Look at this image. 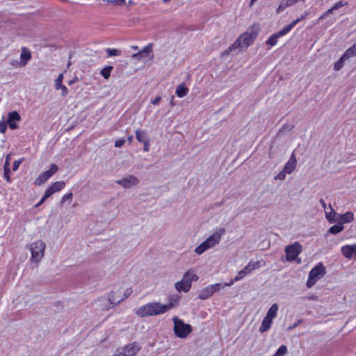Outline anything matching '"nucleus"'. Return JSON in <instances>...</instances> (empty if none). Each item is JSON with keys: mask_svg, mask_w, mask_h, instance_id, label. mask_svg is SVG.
<instances>
[{"mask_svg": "<svg viewBox=\"0 0 356 356\" xmlns=\"http://www.w3.org/2000/svg\"><path fill=\"white\" fill-rule=\"evenodd\" d=\"M160 101H161V97L159 96H158V97H155L154 99H152L151 101V102L152 104L156 105V104H158L160 102Z\"/></svg>", "mask_w": 356, "mask_h": 356, "instance_id": "3c124183", "label": "nucleus"}, {"mask_svg": "<svg viewBox=\"0 0 356 356\" xmlns=\"http://www.w3.org/2000/svg\"><path fill=\"white\" fill-rule=\"evenodd\" d=\"M125 143V140L122 138V139H118L117 140H115V147H121L124 145V144Z\"/></svg>", "mask_w": 356, "mask_h": 356, "instance_id": "c03bdc74", "label": "nucleus"}, {"mask_svg": "<svg viewBox=\"0 0 356 356\" xmlns=\"http://www.w3.org/2000/svg\"><path fill=\"white\" fill-rule=\"evenodd\" d=\"M272 323L273 320L265 316L261 322V326L259 327V331L261 332H266L270 327Z\"/></svg>", "mask_w": 356, "mask_h": 356, "instance_id": "5701e85b", "label": "nucleus"}, {"mask_svg": "<svg viewBox=\"0 0 356 356\" xmlns=\"http://www.w3.org/2000/svg\"><path fill=\"white\" fill-rule=\"evenodd\" d=\"M350 57L344 56V54L342 55V56L339 58V60L335 63L334 69L336 71H338L341 70L343 65L344 60L348 59Z\"/></svg>", "mask_w": 356, "mask_h": 356, "instance_id": "a878e982", "label": "nucleus"}, {"mask_svg": "<svg viewBox=\"0 0 356 356\" xmlns=\"http://www.w3.org/2000/svg\"><path fill=\"white\" fill-rule=\"evenodd\" d=\"M62 90V95L66 96L68 94V89L65 85H62L59 87Z\"/></svg>", "mask_w": 356, "mask_h": 356, "instance_id": "de8ad7c7", "label": "nucleus"}, {"mask_svg": "<svg viewBox=\"0 0 356 356\" xmlns=\"http://www.w3.org/2000/svg\"><path fill=\"white\" fill-rule=\"evenodd\" d=\"M261 266V261H250L243 268L244 271L247 273V275L251 273L254 270L258 269Z\"/></svg>", "mask_w": 356, "mask_h": 356, "instance_id": "6ab92c4d", "label": "nucleus"}, {"mask_svg": "<svg viewBox=\"0 0 356 356\" xmlns=\"http://www.w3.org/2000/svg\"><path fill=\"white\" fill-rule=\"evenodd\" d=\"M356 56V43L354 44L351 47L348 48L344 52V56L352 57Z\"/></svg>", "mask_w": 356, "mask_h": 356, "instance_id": "c85d7f7f", "label": "nucleus"}, {"mask_svg": "<svg viewBox=\"0 0 356 356\" xmlns=\"http://www.w3.org/2000/svg\"><path fill=\"white\" fill-rule=\"evenodd\" d=\"M302 252V245L298 242L285 248L286 257L287 261H294Z\"/></svg>", "mask_w": 356, "mask_h": 356, "instance_id": "1a4fd4ad", "label": "nucleus"}, {"mask_svg": "<svg viewBox=\"0 0 356 356\" xmlns=\"http://www.w3.org/2000/svg\"><path fill=\"white\" fill-rule=\"evenodd\" d=\"M107 2L116 6H124L126 3V0H108Z\"/></svg>", "mask_w": 356, "mask_h": 356, "instance_id": "4c0bfd02", "label": "nucleus"}, {"mask_svg": "<svg viewBox=\"0 0 356 356\" xmlns=\"http://www.w3.org/2000/svg\"><path fill=\"white\" fill-rule=\"evenodd\" d=\"M20 120L21 116L17 111H13L12 112L8 113L7 123L10 129L14 130L18 128L17 122H19Z\"/></svg>", "mask_w": 356, "mask_h": 356, "instance_id": "2eb2a0df", "label": "nucleus"}, {"mask_svg": "<svg viewBox=\"0 0 356 356\" xmlns=\"http://www.w3.org/2000/svg\"><path fill=\"white\" fill-rule=\"evenodd\" d=\"M335 215L336 212L332 208L330 212H327L325 213L326 218L330 222H333L335 221Z\"/></svg>", "mask_w": 356, "mask_h": 356, "instance_id": "2f4dec72", "label": "nucleus"}, {"mask_svg": "<svg viewBox=\"0 0 356 356\" xmlns=\"http://www.w3.org/2000/svg\"><path fill=\"white\" fill-rule=\"evenodd\" d=\"M334 10H332V8L328 9L326 12H325L320 17L319 20L324 19L325 17H327L328 15L332 13Z\"/></svg>", "mask_w": 356, "mask_h": 356, "instance_id": "49530a36", "label": "nucleus"}, {"mask_svg": "<svg viewBox=\"0 0 356 356\" xmlns=\"http://www.w3.org/2000/svg\"><path fill=\"white\" fill-rule=\"evenodd\" d=\"M297 0H286V6H290L295 3Z\"/></svg>", "mask_w": 356, "mask_h": 356, "instance_id": "5fc2aeb1", "label": "nucleus"}, {"mask_svg": "<svg viewBox=\"0 0 356 356\" xmlns=\"http://www.w3.org/2000/svg\"><path fill=\"white\" fill-rule=\"evenodd\" d=\"M58 170V166L52 163L50 165V168L48 170L43 172L40 174L39 176L35 180V184L40 186L44 184L51 177H52Z\"/></svg>", "mask_w": 356, "mask_h": 356, "instance_id": "9d476101", "label": "nucleus"}, {"mask_svg": "<svg viewBox=\"0 0 356 356\" xmlns=\"http://www.w3.org/2000/svg\"><path fill=\"white\" fill-rule=\"evenodd\" d=\"M236 282V281H234V278H233L229 282L225 283L223 285L222 284V288H223L225 286H230Z\"/></svg>", "mask_w": 356, "mask_h": 356, "instance_id": "603ef678", "label": "nucleus"}, {"mask_svg": "<svg viewBox=\"0 0 356 356\" xmlns=\"http://www.w3.org/2000/svg\"><path fill=\"white\" fill-rule=\"evenodd\" d=\"M127 140L129 143H131L133 141V136H128Z\"/></svg>", "mask_w": 356, "mask_h": 356, "instance_id": "13d9d810", "label": "nucleus"}, {"mask_svg": "<svg viewBox=\"0 0 356 356\" xmlns=\"http://www.w3.org/2000/svg\"><path fill=\"white\" fill-rule=\"evenodd\" d=\"M116 183L124 188H130L133 186L137 185L138 183V179L134 175H129L128 177H124L117 180Z\"/></svg>", "mask_w": 356, "mask_h": 356, "instance_id": "dca6fc26", "label": "nucleus"}, {"mask_svg": "<svg viewBox=\"0 0 356 356\" xmlns=\"http://www.w3.org/2000/svg\"><path fill=\"white\" fill-rule=\"evenodd\" d=\"M106 52L108 56H118L121 54V51L117 49H107Z\"/></svg>", "mask_w": 356, "mask_h": 356, "instance_id": "473e14b6", "label": "nucleus"}, {"mask_svg": "<svg viewBox=\"0 0 356 356\" xmlns=\"http://www.w3.org/2000/svg\"><path fill=\"white\" fill-rule=\"evenodd\" d=\"M198 276L193 269L188 270L183 275L181 280L177 282L175 284V289L179 292L187 293L190 291L192 282L198 280Z\"/></svg>", "mask_w": 356, "mask_h": 356, "instance_id": "f03ea898", "label": "nucleus"}, {"mask_svg": "<svg viewBox=\"0 0 356 356\" xmlns=\"http://www.w3.org/2000/svg\"><path fill=\"white\" fill-rule=\"evenodd\" d=\"M63 76L62 74H60L58 77L56 79L55 86L56 89H59V87L62 86V81H63Z\"/></svg>", "mask_w": 356, "mask_h": 356, "instance_id": "a19ab883", "label": "nucleus"}, {"mask_svg": "<svg viewBox=\"0 0 356 356\" xmlns=\"http://www.w3.org/2000/svg\"><path fill=\"white\" fill-rule=\"evenodd\" d=\"M286 174H287V172L283 169L282 170H281L275 177V179H279V180H283L285 179V177H286Z\"/></svg>", "mask_w": 356, "mask_h": 356, "instance_id": "ea45409f", "label": "nucleus"}, {"mask_svg": "<svg viewBox=\"0 0 356 356\" xmlns=\"http://www.w3.org/2000/svg\"><path fill=\"white\" fill-rule=\"evenodd\" d=\"M174 333L181 339L187 337L193 331L192 326L190 324L185 323L182 320L178 318H174Z\"/></svg>", "mask_w": 356, "mask_h": 356, "instance_id": "39448f33", "label": "nucleus"}, {"mask_svg": "<svg viewBox=\"0 0 356 356\" xmlns=\"http://www.w3.org/2000/svg\"><path fill=\"white\" fill-rule=\"evenodd\" d=\"M354 220V215L350 211H347L341 216V220L343 222H350Z\"/></svg>", "mask_w": 356, "mask_h": 356, "instance_id": "cd10ccee", "label": "nucleus"}, {"mask_svg": "<svg viewBox=\"0 0 356 356\" xmlns=\"http://www.w3.org/2000/svg\"><path fill=\"white\" fill-rule=\"evenodd\" d=\"M222 289L220 283L211 284L202 289L198 295V298L201 300H206L213 296V294Z\"/></svg>", "mask_w": 356, "mask_h": 356, "instance_id": "9b49d317", "label": "nucleus"}, {"mask_svg": "<svg viewBox=\"0 0 356 356\" xmlns=\"http://www.w3.org/2000/svg\"><path fill=\"white\" fill-rule=\"evenodd\" d=\"M73 198V193H66L65 194L62 198H61V200H60V205H63L65 202L66 201H72Z\"/></svg>", "mask_w": 356, "mask_h": 356, "instance_id": "72a5a7b5", "label": "nucleus"}, {"mask_svg": "<svg viewBox=\"0 0 356 356\" xmlns=\"http://www.w3.org/2000/svg\"><path fill=\"white\" fill-rule=\"evenodd\" d=\"M238 48L234 43H233L230 47H229L227 49H225L222 53V56L229 55L234 49Z\"/></svg>", "mask_w": 356, "mask_h": 356, "instance_id": "e433bc0d", "label": "nucleus"}, {"mask_svg": "<svg viewBox=\"0 0 356 356\" xmlns=\"http://www.w3.org/2000/svg\"><path fill=\"white\" fill-rule=\"evenodd\" d=\"M175 305L176 304L172 302L168 305H163L157 302H149L138 307L135 312L140 317L157 316L165 313Z\"/></svg>", "mask_w": 356, "mask_h": 356, "instance_id": "f257e3e1", "label": "nucleus"}, {"mask_svg": "<svg viewBox=\"0 0 356 356\" xmlns=\"http://www.w3.org/2000/svg\"><path fill=\"white\" fill-rule=\"evenodd\" d=\"M7 122H0V133L4 134L7 129Z\"/></svg>", "mask_w": 356, "mask_h": 356, "instance_id": "37998d69", "label": "nucleus"}, {"mask_svg": "<svg viewBox=\"0 0 356 356\" xmlns=\"http://www.w3.org/2000/svg\"><path fill=\"white\" fill-rule=\"evenodd\" d=\"M10 155L6 156L3 168H10Z\"/></svg>", "mask_w": 356, "mask_h": 356, "instance_id": "8fccbe9b", "label": "nucleus"}, {"mask_svg": "<svg viewBox=\"0 0 356 356\" xmlns=\"http://www.w3.org/2000/svg\"><path fill=\"white\" fill-rule=\"evenodd\" d=\"M131 292V289H127L124 291L121 289L112 291L108 298L109 302L113 305H118L129 297Z\"/></svg>", "mask_w": 356, "mask_h": 356, "instance_id": "6e6552de", "label": "nucleus"}, {"mask_svg": "<svg viewBox=\"0 0 356 356\" xmlns=\"http://www.w3.org/2000/svg\"><path fill=\"white\" fill-rule=\"evenodd\" d=\"M225 234V228L218 229L213 235L209 236L207 240L198 245L195 248V252L198 254H201L208 249L214 247L220 243L222 236Z\"/></svg>", "mask_w": 356, "mask_h": 356, "instance_id": "7ed1b4c3", "label": "nucleus"}, {"mask_svg": "<svg viewBox=\"0 0 356 356\" xmlns=\"http://www.w3.org/2000/svg\"><path fill=\"white\" fill-rule=\"evenodd\" d=\"M131 57L134 59H137V60H139L141 58H143V57H145V55H143L142 54V52L140 51H138L137 53H135Z\"/></svg>", "mask_w": 356, "mask_h": 356, "instance_id": "a18cd8bd", "label": "nucleus"}, {"mask_svg": "<svg viewBox=\"0 0 356 356\" xmlns=\"http://www.w3.org/2000/svg\"><path fill=\"white\" fill-rule=\"evenodd\" d=\"M23 161V159H19V160H17V161H15L13 163V171H16L18 170L19 167V165L21 164V163Z\"/></svg>", "mask_w": 356, "mask_h": 356, "instance_id": "79ce46f5", "label": "nucleus"}, {"mask_svg": "<svg viewBox=\"0 0 356 356\" xmlns=\"http://www.w3.org/2000/svg\"><path fill=\"white\" fill-rule=\"evenodd\" d=\"M65 182L63 181H58L52 183L49 188H47L44 193V198H48L54 193L62 191L65 187Z\"/></svg>", "mask_w": 356, "mask_h": 356, "instance_id": "4468645a", "label": "nucleus"}, {"mask_svg": "<svg viewBox=\"0 0 356 356\" xmlns=\"http://www.w3.org/2000/svg\"><path fill=\"white\" fill-rule=\"evenodd\" d=\"M248 275L247 273L244 271V269L240 270L238 274L234 277V281H239L243 279L245 276Z\"/></svg>", "mask_w": 356, "mask_h": 356, "instance_id": "f704fd0d", "label": "nucleus"}, {"mask_svg": "<svg viewBox=\"0 0 356 356\" xmlns=\"http://www.w3.org/2000/svg\"><path fill=\"white\" fill-rule=\"evenodd\" d=\"M45 248V243L42 241L39 240L33 242L30 247L31 252V261L34 263L39 262L44 257Z\"/></svg>", "mask_w": 356, "mask_h": 356, "instance_id": "0eeeda50", "label": "nucleus"}, {"mask_svg": "<svg viewBox=\"0 0 356 356\" xmlns=\"http://www.w3.org/2000/svg\"><path fill=\"white\" fill-rule=\"evenodd\" d=\"M325 274V267L321 262H320L310 270L307 281V286L308 288H312Z\"/></svg>", "mask_w": 356, "mask_h": 356, "instance_id": "423d86ee", "label": "nucleus"}, {"mask_svg": "<svg viewBox=\"0 0 356 356\" xmlns=\"http://www.w3.org/2000/svg\"><path fill=\"white\" fill-rule=\"evenodd\" d=\"M343 255L347 259H351L353 256L352 247L350 245H346L341 248Z\"/></svg>", "mask_w": 356, "mask_h": 356, "instance_id": "b1692460", "label": "nucleus"}, {"mask_svg": "<svg viewBox=\"0 0 356 356\" xmlns=\"http://www.w3.org/2000/svg\"><path fill=\"white\" fill-rule=\"evenodd\" d=\"M347 4H348V3L346 1H339L337 3H335L332 8V10H337L338 8H339L342 6H344Z\"/></svg>", "mask_w": 356, "mask_h": 356, "instance_id": "c9c22d12", "label": "nucleus"}, {"mask_svg": "<svg viewBox=\"0 0 356 356\" xmlns=\"http://www.w3.org/2000/svg\"><path fill=\"white\" fill-rule=\"evenodd\" d=\"M188 91V88L184 83H181L177 87L175 92L177 97L181 98L186 96Z\"/></svg>", "mask_w": 356, "mask_h": 356, "instance_id": "412c9836", "label": "nucleus"}, {"mask_svg": "<svg viewBox=\"0 0 356 356\" xmlns=\"http://www.w3.org/2000/svg\"><path fill=\"white\" fill-rule=\"evenodd\" d=\"M254 38L251 33H244L238 38L234 44L238 48L248 47L254 42Z\"/></svg>", "mask_w": 356, "mask_h": 356, "instance_id": "f8f14e48", "label": "nucleus"}, {"mask_svg": "<svg viewBox=\"0 0 356 356\" xmlns=\"http://www.w3.org/2000/svg\"><path fill=\"white\" fill-rule=\"evenodd\" d=\"M163 2H168V1H170V0H163Z\"/></svg>", "mask_w": 356, "mask_h": 356, "instance_id": "0e129e2a", "label": "nucleus"}, {"mask_svg": "<svg viewBox=\"0 0 356 356\" xmlns=\"http://www.w3.org/2000/svg\"><path fill=\"white\" fill-rule=\"evenodd\" d=\"M344 229V227L342 223H338L337 225H334L333 226H332L328 232L329 233L332 234H337L339 232H341V231H343Z\"/></svg>", "mask_w": 356, "mask_h": 356, "instance_id": "393cba45", "label": "nucleus"}, {"mask_svg": "<svg viewBox=\"0 0 356 356\" xmlns=\"http://www.w3.org/2000/svg\"><path fill=\"white\" fill-rule=\"evenodd\" d=\"M135 133H136V138L139 143H143L149 140L148 138V136L147 134V132L145 130L138 129L136 130Z\"/></svg>", "mask_w": 356, "mask_h": 356, "instance_id": "aec40b11", "label": "nucleus"}, {"mask_svg": "<svg viewBox=\"0 0 356 356\" xmlns=\"http://www.w3.org/2000/svg\"><path fill=\"white\" fill-rule=\"evenodd\" d=\"M296 163L297 161L296 156L293 154L289 160L286 163L283 169L287 172V174H290L295 170Z\"/></svg>", "mask_w": 356, "mask_h": 356, "instance_id": "a211bd4d", "label": "nucleus"}, {"mask_svg": "<svg viewBox=\"0 0 356 356\" xmlns=\"http://www.w3.org/2000/svg\"><path fill=\"white\" fill-rule=\"evenodd\" d=\"M152 43H149L147 45L144 47L140 51L142 52L143 55H145V56H148L149 54L152 52Z\"/></svg>", "mask_w": 356, "mask_h": 356, "instance_id": "7c9ffc66", "label": "nucleus"}, {"mask_svg": "<svg viewBox=\"0 0 356 356\" xmlns=\"http://www.w3.org/2000/svg\"><path fill=\"white\" fill-rule=\"evenodd\" d=\"M278 309V305L276 303L273 304L272 306L268 309L266 317L273 320L277 316Z\"/></svg>", "mask_w": 356, "mask_h": 356, "instance_id": "4be33fe9", "label": "nucleus"}, {"mask_svg": "<svg viewBox=\"0 0 356 356\" xmlns=\"http://www.w3.org/2000/svg\"><path fill=\"white\" fill-rule=\"evenodd\" d=\"M287 352V348L285 345L280 346L276 353L273 356H284Z\"/></svg>", "mask_w": 356, "mask_h": 356, "instance_id": "c756f323", "label": "nucleus"}, {"mask_svg": "<svg viewBox=\"0 0 356 356\" xmlns=\"http://www.w3.org/2000/svg\"><path fill=\"white\" fill-rule=\"evenodd\" d=\"M143 143V150L145 152H148L149 150V140L147 141H145Z\"/></svg>", "mask_w": 356, "mask_h": 356, "instance_id": "09e8293b", "label": "nucleus"}, {"mask_svg": "<svg viewBox=\"0 0 356 356\" xmlns=\"http://www.w3.org/2000/svg\"><path fill=\"white\" fill-rule=\"evenodd\" d=\"M47 198H44V195L41 198L40 201L35 205L36 207L40 206Z\"/></svg>", "mask_w": 356, "mask_h": 356, "instance_id": "864d4df0", "label": "nucleus"}, {"mask_svg": "<svg viewBox=\"0 0 356 356\" xmlns=\"http://www.w3.org/2000/svg\"><path fill=\"white\" fill-rule=\"evenodd\" d=\"M31 54L29 49L26 47H22V52L20 55V62H19V66L23 67L25 66L27 63L31 60Z\"/></svg>", "mask_w": 356, "mask_h": 356, "instance_id": "f3484780", "label": "nucleus"}, {"mask_svg": "<svg viewBox=\"0 0 356 356\" xmlns=\"http://www.w3.org/2000/svg\"><path fill=\"white\" fill-rule=\"evenodd\" d=\"M173 99H174V97L172 96V98H171V101H170V106H174V105H175L174 102H173Z\"/></svg>", "mask_w": 356, "mask_h": 356, "instance_id": "680f3d73", "label": "nucleus"}, {"mask_svg": "<svg viewBox=\"0 0 356 356\" xmlns=\"http://www.w3.org/2000/svg\"><path fill=\"white\" fill-rule=\"evenodd\" d=\"M300 321H299L298 322L296 323L293 325H292L290 328H294L296 327V326H298V325L300 323Z\"/></svg>", "mask_w": 356, "mask_h": 356, "instance_id": "bf43d9fd", "label": "nucleus"}, {"mask_svg": "<svg viewBox=\"0 0 356 356\" xmlns=\"http://www.w3.org/2000/svg\"><path fill=\"white\" fill-rule=\"evenodd\" d=\"M308 13L305 12L303 15L300 16V17L296 19V20L291 22L289 24L284 27L280 31L271 35L266 41V44L270 46H275L277 44L278 42V39L291 31V30L300 21L304 19Z\"/></svg>", "mask_w": 356, "mask_h": 356, "instance_id": "20e7f679", "label": "nucleus"}, {"mask_svg": "<svg viewBox=\"0 0 356 356\" xmlns=\"http://www.w3.org/2000/svg\"><path fill=\"white\" fill-rule=\"evenodd\" d=\"M113 356H122V355L120 353L119 350H118V352L115 354H114Z\"/></svg>", "mask_w": 356, "mask_h": 356, "instance_id": "e2e57ef3", "label": "nucleus"}, {"mask_svg": "<svg viewBox=\"0 0 356 356\" xmlns=\"http://www.w3.org/2000/svg\"><path fill=\"white\" fill-rule=\"evenodd\" d=\"M3 177L8 182H10V168H3Z\"/></svg>", "mask_w": 356, "mask_h": 356, "instance_id": "58836bf2", "label": "nucleus"}, {"mask_svg": "<svg viewBox=\"0 0 356 356\" xmlns=\"http://www.w3.org/2000/svg\"><path fill=\"white\" fill-rule=\"evenodd\" d=\"M320 203L324 209L326 208V203L323 199L320 200Z\"/></svg>", "mask_w": 356, "mask_h": 356, "instance_id": "6e6d98bb", "label": "nucleus"}, {"mask_svg": "<svg viewBox=\"0 0 356 356\" xmlns=\"http://www.w3.org/2000/svg\"><path fill=\"white\" fill-rule=\"evenodd\" d=\"M141 347L136 342H133L125 345L123 348L119 350L120 353L122 356H136Z\"/></svg>", "mask_w": 356, "mask_h": 356, "instance_id": "ddd939ff", "label": "nucleus"}, {"mask_svg": "<svg viewBox=\"0 0 356 356\" xmlns=\"http://www.w3.org/2000/svg\"><path fill=\"white\" fill-rule=\"evenodd\" d=\"M113 66H106L104 67L101 71V75L106 79H108L111 76V72L113 70Z\"/></svg>", "mask_w": 356, "mask_h": 356, "instance_id": "bb28decb", "label": "nucleus"}, {"mask_svg": "<svg viewBox=\"0 0 356 356\" xmlns=\"http://www.w3.org/2000/svg\"><path fill=\"white\" fill-rule=\"evenodd\" d=\"M351 247H352V250H353V254L356 255V244L351 245Z\"/></svg>", "mask_w": 356, "mask_h": 356, "instance_id": "4d7b16f0", "label": "nucleus"}, {"mask_svg": "<svg viewBox=\"0 0 356 356\" xmlns=\"http://www.w3.org/2000/svg\"><path fill=\"white\" fill-rule=\"evenodd\" d=\"M131 48L134 50H137L138 49V47L136 45H132L131 46Z\"/></svg>", "mask_w": 356, "mask_h": 356, "instance_id": "052dcab7", "label": "nucleus"}]
</instances>
